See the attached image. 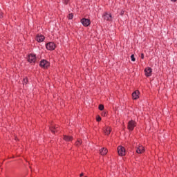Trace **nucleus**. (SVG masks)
Segmentation results:
<instances>
[{"mask_svg": "<svg viewBox=\"0 0 177 177\" xmlns=\"http://www.w3.org/2000/svg\"><path fill=\"white\" fill-rule=\"evenodd\" d=\"M28 63L34 64L37 62V56L34 54H30L28 57Z\"/></svg>", "mask_w": 177, "mask_h": 177, "instance_id": "f257e3e1", "label": "nucleus"}, {"mask_svg": "<svg viewBox=\"0 0 177 177\" xmlns=\"http://www.w3.org/2000/svg\"><path fill=\"white\" fill-rule=\"evenodd\" d=\"M46 48L48 50H55L56 45L53 42H49L46 44Z\"/></svg>", "mask_w": 177, "mask_h": 177, "instance_id": "f03ea898", "label": "nucleus"}, {"mask_svg": "<svg viewBox=\"0 0 177 177\" xmlns=\"http://www.w3.org/2000/svg\"><path fill=\"white\" fill-rule=\"evenodd\" d=\"M39 66L40 67H43L44 68H48V67H49L50 66V64L46 59H43L40 62Z\"/></svg>", "mask_w": 177, "mask_h": 177, "instance_id": "7ed1b4c3", "label": "nucleus"}, {"mask_svg": "<svg viewBox=\"0 0 177 177\" xmlns=\"http://www.w3.org/2000/svg\"><path fill=\"white\" fill-rule=\"evenodd\" d=\"M118 153L121 157L125 156V148L122 146H119L118 147Z\"/></svg>", "mask_w": 177, "mask_h": 177, "instance_id": "20e7f679", "label": "nucleus"}, {"mask_svg": "<svg viewBox=\"0 0 177 177\" xmlns=\"http://www.w3.org/2000/svg\"><path fill=\"white\" fill-rule=\"evenodd\" d=\"M136 127V123L133 120H131L128 123L129 131H133V129Z\"/></svg>", "mask_w": 177, "mask_h": 177, "instance_id": "39448f33", "label": "nucleus"}, {"mask_svg": "<svg viewBox=\"0 0 177 177\" xmlns=\"http://www.w3.org/2000/svg\"><path fill=\"white\" fill-rule=\"evenodd\" d=\"M81 23L84 27H88L91 24V20L83 18L81 19Z\"/></svg>", "mask_w": 177, "mask_h": 177, "instance_id": "423d86ee", "label": "nucleus"}, {"mask_svg": "<svg viewBox=\"0 0 177 177\" xmlns=\"http://www.w3.org/2000/svg\"><path fill=\"white\" fill-rule=\"evenodd\" d=\"M103 17H104V20H106V21H111V20H112L111 15H110L107 12H105L103 15Z\"/></svg>", "mask_w": 177, "mask_h": 177, "instance_id": "0eeeda50", "label": "nucleus"}, {"mask_svg": "<svg viewBox=\"0 0 177 177\" xmlns=\"http://www.w3.org/2000/svg\"><path fill=\"white\" fill-rule=\"evenodd\" d=\"M145 72L146 77H151V73L153 72V70L151 68L149 67L145 68Z\"/></svg>", "mask_w": 177, "mask_h": 177, "instance_id": "6e6552de", "label": "nucleus"}, {"mask_svg": "<svg viewBox=\"0 0 177 177\" xmlns=\"http://www.w3.org/2000/svg\"><path fill=\"white\" fill-rule=\"evenodd\" d=\"M36 41H37V42H44V41H45V37H44V35H37L36 36Z\"/></svg>", "mask_w": 177, "mask_h": 177, "instance_id": "1a4fd4ad", "label": "nucleus"}, {"mask_svg": "<svg viewBox=\"0 0 177 177\" xmlns=\"http://www.w3.org/2000/svg\"><path fill=\"white\" fill-rule=\"evenodd\" d=\"M144 151H145V148L142 145L139 146L136 149V153H138V154H142V153H143Z\"/></svg>", "mask_w": 177, "mask_h": 177, "instance_id": "9d476101", "label": "nucleus"}, {"mask_svg": "<svg viewBox=\"0 0 177 177\" xmlns=\"http://www.w3.org/2000/svg\"><path fill=\"white\" fill-rule=\"evenodd\" d=\"M133 99L136 100V99H139V91L136 90L132 93Z\"/></svg>", "mask_w": 177, "mask_h": 177, "instance_id": "9b49d317", "label": "nucleus"}, {"mask_svg": "<svg viewBox=\"0 0 177 177\" xmlns=\"http://www.w3.org/2000/svg\"><path fill=\"white\" fill-rule=\"evenodd\" d=\"M104 132L105 135H110V133L111 132V129L109 127H106L104 128Z\"/></svg>", "mask_w": 177, "mask_h": 177, "instance_id": "f8f14e48", "label": "nucleus"}, {"mask_svg": "<svg viewBox=\"0 0 177 177\" xmlns=\"http://www.w3.org/2000/svg\"><path fill=\"white\" fill-rule=\"evenodd\" d=\"M100 153L102 156H106V153H107V149L106 148H102L100 150Z\"/></svg>", "mask_w": 177, "mask_h": 177, "instance_id": "ddd939ff", "label": "nucleus"}, {"mask_svg": "<svg viewBox=\"0 0 177 177\" xmlns=\"http://www.w3.org/2000/svg\"><path fill=\"white\" fill-rule=\"evenodd\" d=\"M64 140H66V142H71V140H73V137L68 136H64Z\"/></svg>", "mask_w": 177, "mask_h": 177, "instance_id": "4468645a", "label": "nucleus"}, {"mask_svg": "<svg viewBox=\"0 0 177 177\" xmlns=\"http://www.w3.org/2000/svg\"><path fill=\"white\" fill-rule=\"evenodd\" d=\"M50 129L51 132H53V133H55V131H57V127H56L55 126H52L51 127H50Z\"/></svg>", "mask_w": 177, "mask_h": 177, "instance_id": "2eb2a0df", "label": "nucleus"}, {"mask_svg": "<svg viewBox=\"0 0 177 177\" xmlns=\"http://www.w3.org/2000/svg\"><path fill=\"white\" fill-rule=\"evenodd\" d=\"M81 143H82V140H78L76 142L75 145H76V146H80Z\"/></svg>", "mask_w": 177, "mask_h": 177, "instance_id": "dca6fc26", "label": "nucleus"}, {"mask_svg": "<svg viewBox=\"0 0 177 177\" xmlns=\"http://www.w3.org/2000/svg\"><path fill=\"white\" fill-rule=\"evenodd\" d=\"M131 62H135V60H136L135 55H131Z\"/></svg>", "mask_w": 177, "mask_h": 177, "instance_id": "f3484780", "label": "nucleus"}, {"mask_svg": "<svg viewBox=\"0 0 177 177\" xmlns=\"http://www.w3.org/2000/svg\"><path fill=\"white\" fill-rule=\"evenodd\" d=\"M27 82H28V80L27 78L24 79V85H27Z\"/></svg>", "mask_w": 177, "mask_h": 177, "instance_id": "a211bd4d", "label": "nucleus"}, {"mask_svg": "<svg viewBox=\"0 0 177 177\" xmlns=\"http://www.w3.org/2000/svg\"><path fill=\"white\" fill-rule=\"evenodd\" d=\"M104 109V106L102 105V104H101V105H100L99 106V110H103Z\"/></svg>", "mask_w": 177, "mask_h": 177, "instance_id": "6ab92c4d", "label": "nucleus"}, {"mask_svg": "<svg viewBox=\"0 0 177 177\" xmlns=\"http://www.w3.org/2000/svg\"><path fill=\"white\" fill-rule=\"evenodd\" d=\"M73 17V14H69V16H68L69 20H72Z\"/></svg>", "mask_w": 177, "mask_h": 177, "instance_id": "aec40b11", "label": "nucleus"}, {"mask_svg": "<svg viewBox=\"0 0 177 177\" xmlns=\"http://www.w3.org/2000/svg\"><path fill=\"white\" fill-rule=\"evenodd\" d=\"M124 13H125V11L122 10L120 12V16H124Z\"/></svg>", "mask_w": 177, "mask_h": 177, "instance_id": "412c9836", "label": "nucleus"}, {"mask_svg": "<svg viewBox=\"0 0 177 177\" xmlns=\"http://www.w3.org/2000/svg\"><path fill=\"white\" fill-rule=\"evenodd\" d=\"M97 121H102V118L100 116L97 117Z\"/></svg>", "mask_w": 177, "mask_h": 177, "instance_id": "4be33fe9", "label": "nucleus"}, {"mask_svg": "<svg viewBox=\"0 0 177 177\" xmlns=\"http://www.w3.org/2000/svg\"><path fill=\"white\" fill-rule=\"evenodd\" d=\"M2 17H3V14L0 11V19H2Z\"/></svg>", "mask_w": 177, "mask_h": 177, "instance_id": "5701e85b", "label": "nucleus"}, {"mask_svg": "<svg viewBox=\"0 0 177 177\" xmlns=\"http://www.w3.org/2000/svg\"><path fill=\"white\" fill-rule=\"evenodd\" d=\"M140 57L141 59H145V54L142 53Z\"/></svg>", "mask_w": 177, "mask_h": 177, "instance_id": "b1692460", "label": "nucleus"}, {"mask_svg": "<svg viewBox=\"0 0 177 177\" xmlns=\"http://www.w3.org/2000/svg\"><path fill=\"white\" fill-rule=\"evenodd\" d=\"M65 3L67 5V3H68V1L66 0Z\"/></svg>", "mask_w": 177, "mask_h": 177, "instance_id": "393cba45", "label": "nucleus"}, {"mask_svg": "<svg viewBox=\"0 0 177 177\" xmlns=\"http://www.w3.org/2000/svg\"><path fill=\"white\" fill-rule=\"evenodd\" d=\"M82 176H84V173H82V174H80V177H82Z\"/></svg>", "mask_w": 177, "mask_h": 177, "instance_id": "a878e982", "label": "nucleus"}, {"mask_svg": "<svg viewBox=\"0 0 177 177\" xmlns=\"http://www.w3.org/2000/svg\"><path fill=\"white\" fill-rule=\"evenodd\" d=\"M171 2H176V0H170Z\"/></svg>", "mask_w": 177, "mask_h": 177, "instance_id": "bb28decb", "label": "nucleus"}]
</instances>
